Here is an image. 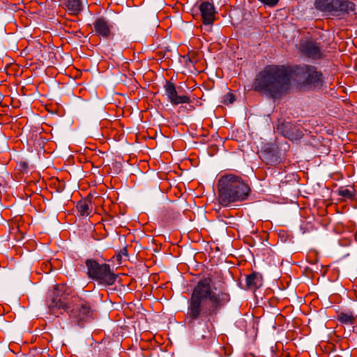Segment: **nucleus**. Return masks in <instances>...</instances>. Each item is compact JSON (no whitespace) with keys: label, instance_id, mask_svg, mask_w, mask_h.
Segmentation results:
<instances>
[{"label":"nucleus","instance_id":"f257e3e1","mask_svg":"<svg viewBox=\"0 0 357 357\" xmlns=\"http://www.w3.org/2000/svg\"><path fill=\"white\" fill-rule=\"evenodd\" d=\"M231 299L225 282L213 281L211 278L200 279L194 286L188 300L185 325L201 344L208 345L215 340L213 321L220 310Z\"/></svg>","mask_w":357,"mask_h":357},{"label":"nucleus","instance_id":"f03ea898","mask_svg":"<svg viewBox=\"0 0 357 357\" xmlns=\"http://www.w3.org/2000/svg\"><path fill=\"white\" fill-rule=\"evenodd\" d=\"M290 84V75L285 66L268 65L257 75L252 89L272 99L285 95Z\"/></svg>","mask_w":357,"mask_h":357},{"label":"nucleus","instance_id":"7ed1b4c3","mask_svg":"<svg viewBox=\"0 0 357 357\" xmlns=\"http://www.w3.org/2000/svg\"><path fill=\"white\" fill-rule=\"evenodd\" d=\"M218 200L223 207L245 200L250 192L248 184L240 176L229 174L222 176L218 183Z\"/></svg>","mask_w":357,"mask_h":357},{"label":"nucleus","instance_id":"20e7f679","mask_svg":"<svg viewBox=\"0 0 357 357\" xmlns=\"http://www.w3.org/2000/svg\"><path fill=\"white\" fill-rule=\"evenodd\" d=\"M291 73L297 83L307 90L321 89L324 84L323 73L317 67L302 64L292 68Z\"/></svg>","mask_w":357,"mask_h":357},{"label":"nucleus","instance_id":"39448f33","mask_svg":"<svg viewBox=\"0 0 357 357\" xmlns=\"http://www.w3.org/2000/svg\"><path fill=\"white\" fill-rule=\"evenodd\" d=\"M314 8L326 16L342 18L356 10V5L349 0H315Z\"/></svg>","mask_w":357,"mask_h":357},{"label":"nucleus","instance_id":"423d86ee","mask_svg":"<svg viewBox=\"0 0 357 357\" xmlns=\"http://www.w3.org/2000/svg\"><path fill=\"white\" fill-rule=\"evenodd\" d=\"M68 310L71 322L80 327L89 321L93 314L90 302L76 295L70 296Z\"/></svg>","mask_w":357,"mask_h":357},{"label":"nucleus","instance_id":"0eeeda50","mask_svg":"<svg viewBox=\"0 0 357 357\" xmlns=\"http://www.w3.org/2000/svg\"><path fill=\"white\" fill-rule=\"evenodd\" d=\"M70 301L69 289L63 284L56 285L49 294L46 301L50 314L58 317L63 311L68 312Z\"/></svg>","mask_w":357,"mask_h":357},{"label":"nucleus","instance_id":"6e6552de","mask_svg":"<svg viewBox=\"0 0 357 357\" xmlns=\"http://www.w3.org/2000/svg\"><path fill=\"white\" fill-rule=\"evenodd\" d=\"M85 264L87 267V275L90 278L107 286L112 285L115 282L116 275L111 271L109 264H100L93 259H87Z\"/></svg>","mask_w":357,"mask_h":357},{"label":"nucleus","instance_id":"1a4fd4ad","mask_svg":"<svg viewBox=\"0 0 357 357\" xmlns=\"http://www.w3.org/2000/svg\"><path fill=\"white\" fill-rule=\"evenodd\" d=\"M164 89L169 101L173 105L190 102V98L189 96L178 95L176 86L172 82L166 81L164 85Z\"/></svg>","mask_w":357,"mask_h":357},{"label":"nucleus","instance_id":"9d476101","mask_svg":"<svg viewBox=\"0 0 357 357\" xmlns=\"http://www.w3.org/2000/svg\"><path fill=\"white\" fill-rule=\"evenodd\" d=\"M300 50L305 56L312 59H319L322 56L319 43L314 41L307 40L301 43Z\"/></svg>","mask_w":357,"mask_h":357},{"label":"nucleus","instance_id":"9b49d317","mask_svg":"<svg viewBox=\"0 0 357 357\" xmlns=\"http://www.w3.org/2000/svg\"><path fill=\"white\" fill-rule=\"evenodd\" d=\"M278 130L286 138L292 141L301 139L303 135L302 130L290 122H284L278 125Z\"/></svg>","mask_w":357,"mask_h":357},{"label":"nucleus","instance_id":"f8f14e48","mask_svg":"<svg viewBox=\"0 0 357 357\" xmlns=\"http://www.w3.org/2000/svg\"><path fill=\"white\" fill-rule=\"evenodd\" d=\"M96 33L104 38H109L112 35V24L104 17H98L93 23Z\"/></svg>","mask_w":357,"mask_h":357},{"label":"nucleus","instance_id":"ddd939ff","mask_svg":"<svg viewBox=\"0 0 357 357\" xmlns=\"http://www.w3.org/2000/svg\"><path fill=\"white\" fill-rule=\"evenodd\" d=\"M203 23L206 25L212 24L215 20V8L213 3L208 1L201 3L199 6Z\"/></svg>","mask_w":357,"mask_h":357},{"label":"nucleus","instance_id":"4468645a","mask_svg":"<svg viewBox=\"0 0 357 357\" xmlns=\"http://www.w3.org/2000/svg\"><path fill=\"white\" fill-rule=\"evenodd\" d=\"M263 279L260 273L253 272L246 277V285L250 289L255 290L262 286Z\"/></svg>","mask_w":357,"mask_h":357},{"label":"nucleus","instance_id":"2eb2a0df","mask_svg":"<svg viewBox=\"0 0 357 357\" xmlns=\"http://www.w3.org/2000/svg\"><path fill=\"white\" fill-rule=\"evenodd\" d=\"M76 208L79 215L87 216L92 211V204L89 201L82 200L77 203Z\"/></svg>","mask_w":357,"mask_h":357},{"label":"nucleus","instance_id":"dca6fc26","mask_svg":"<svg viewBox=\"0 0 357 357\" xmlns=\"http://www.w3.org/2000/svg\"><path fill=\"white\" fill-rule=\"evenodd\" d=\"M337 320L342 324L352 325L355 323L356 317L351 312H341L337 314Z\"/></svg>","mask_w":357,"mask_h":357},{"label":"nucleus","instance_id":"f3484780","mask_svg":"<svg viewBox=\"0 0 357 357\" xmlns=\"http://www.w3.org/2000/svg\"><path fill=\"white\" fill-rule=\"evenodd\" d=\"M64 4L66 8L74 14L79 13L82 9L80 0H65Z\"/></svg>","mask_w":357,"mask_h":357},{"label":"nucleus","instance_id":"a211bd4d","mask_svg":"<svg viewBox=\"0 0 357 357\" xmlns=\"http://www.w3.org/2000/svg\"><path fill=\"white\" fill-rule=\"evenodd\" d=\"M337 195L346 199H352L356 195V190L352 186L349 188L341 187L337 190Z\"/></svg>","mask_w":357,"mask_h":357},{"label":"nucleus","instance_id":"6ab92c4d","mask_svg":"<svg viewBox=\"0 0 357 357\" xmlns=\"http://www.w3.org/2000/svg\"><path fill=\"white\" fill-rule=\"evenodd\" d=\"M264 160L267 165H273L278 162V158L271 153H267L264 155Z\"/></svg>","mask_w":357,"mask_h":357},{"label":"nucleus","instance_id":"aec40b11","mask_svg":"<svg viewBox=\"0 0 357 357\" xmlns=\"http://www.w3.org/2000/svg\"><path fill=\"white\" fill-rule=\"evenodd\" d=\"M259 2L263 3L265 6H268L269 8H274L275 7L280 0H258Z\"/></svg>","mask_w":357,"mask_h":357},{"label":"nucleus","instance_id":"412c9836","mask_svg":"<svg viewBox=\"0 0 357 357\" xmlns=\"http://www.w3.org/2000/svg\"><path fill=\"white\" fill-rule=\"evenodd\" d=\"M235 100L234 96L231 93H227L224 97L225 104H231Z\"/></svg>","mask_w":357,"mask_h":357},{"label":"nucleus","instance_id":"4be33fe9","mask_svg":"<svg viewBox=\"0 0 357 357\" xmlns=\"http://www.w3.org/2000/svg\"><path fill=\"white\" fill-rule=\"evenodd\" d=\"M21 169L24 170V171H26V169H28V164L25 162H21L20 164H19Z\"/></svg>","mask_w":357,"mask_h":357},{"label":"nucleus","instance_id":"5701e85b","mask_svg":"<svg viewBox=\"0 0 357 357\" xmlns=\"http://www.w3.org/2000/svg\"><path fill=\"white\" fill-rule=\"evenodd\" d=\"M126 249H124L123 252V254H126Z\"/></svg>","mask_w":357,"mask_h":357}]
</instances>
